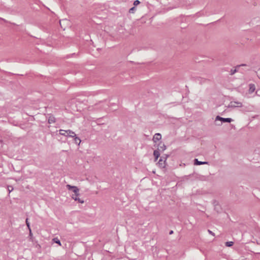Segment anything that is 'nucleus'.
I'll return each mask as SVG.
<instances>
[{"instance_id": "nucleus-1", "label": "nucleus", "mask_w": 260, "mask_h": 260, "mask_svg": "<svg viewBox=\"0 0 260 260\" xmlns=\"http://www.w3.org/2000/svg\"><path fill=\"white\" fill-rule=\"evenodd\" d=\"M157 149H158L157 150H154V152H153V155L155 157V161H156V160L158 159V158L159 157V156L160 155L159 151H164L166 149V146L165 145V144L163 143L160 142L158 144Z\"/></svg>"}, {"instance_id": "nucleus-2", "label": "nucleus", "mask_w": 260, "mask_h": 260, "mask_svg": "<svg viewBox=\"0 0 260 260\" xmlns=\"http://www.w3.org/2000/svg\"><path fill=\"white\" fill-rule=\"evenodd\" d=\"M59 134L66 137H75L76 134L73 131L68 129V130H64V129H60L59 130Z\"/></svg>"}, {"instance_id": "nucleus-3", "label": "nucleus", "mask_w": 260, "mask_h": 260, "mask_svg": "<svg viewBox=\"0 0 260 260\" xmlns=\"http://www.w3.org/2000/svg\"><path fill=\"white\" fill-rule=\"evenodd\" d=\"M67 188L72 192V194H77L79 192V189L75 186H72L70 184L66 185Z\"/></svg>"}, {"instance_id": "nucleus-4", "label": "nucleus", "mask_w": 260, "mask_h": 260, "mask_svg": "<svg viewBox=\"0 0 260 260\" xmlns=\"http://www.w3.org/2000/svg\"><path fill=\"white\" fill-rule=\"evenodd\" d=\"M71 197L73 200L79 203L83 204L84 203V200L83 199L80 198L79 192L77 194H71Z\"/></svg>"}, {"instance_id": "nucleus-5", "label": "nucleus", "mask_w": 260, "mask_h": 260, "mask_svg": "<svg viewBox=\"0 0 260 260\" xmlns=\"http://www.w3.org/2000/svg\"><path fill=\"white\" fill-rule=\"evenodd\" d=\"M166 158L161 157L158 162V165L161 168H165L166 166Z\"/></svg>"}, {"instance_id": "nucleus-6", "label": "nucleus", "mask_w": 260, "mask_h": 260, "mask_svg": "<svg viewBox=\"0 0 260 260\" xmlns=\"http://www.w3.org/2000/svg\"><path fill=\"white\" fill-rule=\"evenodd\" d=\"M216 120H219L223 122H231L232 121V119L231 118H224L221 117L219 116H217L216 117Z\"/></svg>"}, {"instance_id": "nucleus-7", "label": "nucleus", "mask_w": 260, "mask_h": 260, "mask_svg": "<svg viewBox=\"0 0 260 260\" xmlns=\"http://www.w3.org/2000/svg\"><path fill=\"white\" fill-rule=\"evenodd\" d=\"M161 139V136L159 133H157L154 135L153 138V141L154 143H156L158 141Z\"/></svg>"}, {"instance_id": "nucleus-8", "label": "nucleus", "mask_w": 260, "mask_h": 260, "mask_svg": "<svg viewBox=\"0 0 260 260\" xmlns=\"http://www.w3.org/2000/svg\"><path fill=\"white\" fill-rule=\"evenodd\" d=\"M230 106L234 107H240L242 106V104L239 102H231Z\"/></svg>"}, {"instance_id": "nucleus-9", "label": "nucleus", "mask_w": 260, "mask_h": 260, "mask_svg": "<svg viewBox=\"0 0 260 260\" xmlns=\"http://www.w3.org/2000/svg\"><path fill=\"white\" fill-rule=\"evenodd\" d=\"M74 138V142L76 144H77L78 145H79L81 143V140L79 138L75 136V137H73Z\"/></svg>"}, {"instance_id": "nucleus-10", "label": "nucleus", "mask_w": 260, "mask_h": 260, "mask_svg": "<svg viewBox=\"0 0 260 260\" xmlns=\"http://www.w3.org/2000/svg\"><path fill=\"white\" fill-rule=\"evenodd\" d=\"M194 161H195L194 164L196 165H200L207 164V162H205V161H200L197 159H195Z\"/></svg>"}, {"instance_id": "nucleus-11", "label": "nucleus", "mask_w": 260, "mask_h": 260, "mask_svg": "<svg viewBox=\"0 0 260 260\" xmlns=\"http://www.w3.org/2000/svg\"><path fill=\"white\" fill-rule=\"evenodd\" d=\"M55 121V119L53 116H50L48 118V122L49 123H53Z\"/></svg>"}, {"instance_id": "nucleus-12", "label": "nucleus", "mask_w": 260, "mask_h": 260, "mask_svg": "<svg viewBox=\"0 0 260 260\" xmlns=\"http://www.w3.org/2000/svg\"><path fill=\"white\" fill-rule=\"evenodd\" d=\"M53 241L55 243H56L58 244L59 246H61V243H60V242L59 240L57 238H54V239H53Z\"/></svg>"}, {"instance_id": "nucleus-13", "label": "nucleus", "mask_w": 260, "mask_h": 260, "mask_svg": "<svg viewBox=\"0 0 260 260\" xmlns=\"http://www.w3.org/2000/svg\"><path fill=\"white\" fill-rule=\"evenodd\" d=\"M233 245V242H226L225 243V245L228 247H230L231 246H232Z\"/></svg>"}, {"instance_id": "nucleus-14", "label": "nucleus", "mask_w": 260, "mask_h": 260, "mask_svg": "<svg viewBox=\"0 0 260 260\" xmlns=\"http://www.w3.org/2000/svg\"><path fill=\"white\" fill-rule=\"evenodd\" d=\"M140 3V1H138V0H136L134 2V5L136 6L137 5H138Z\"/></svg>"}, {"instance_id": "nucleus-15", "label": "nucleus", "mask_w": 260, "mask_h": 260, "mask_svg": "<svg viewBox=\"0 0 260 260\" xmlns=\"http://www.w3.org/2000/svg\"><path fill=\"white\" fill-rule=\"evenodd\" d=\"M236 72H237V70H236V69H232V70H231V75H233V74H234Z\"/></svg>"}, {"instance_id": "nucleus-16", "label": "nucleus", "mask_w": 260, "mask_h": 260, "mask_svg": "<svg viewBox=\"0 0 260 260\" xmlns=\"http://www.w3.org/2000/svg\"><path fill=\"white\" fill-rule=\"evenodd\" d=\"M136 9L135 7H133L129 9V13H133L135 11Z\"/></svg>"}, {"instance_id": "nucleus-17", "label": "nucleus", "mask_w": 260, "mask_h": 260, "mask_svg": "<svg viewBox=\"0 0 260 260\" xmlns=\"http://www.w3.org/2000/svg\"><path fill=\"white\" fill-rule=\"evenodd\" d=\"M250 90L251 91H253L254 90V85H250Z\"/></svg>"}, {"instance_id": "nucleus-18", "label": "nucleus", "mask_w": 260, "mask_h": 260, "mask_svg": "<svg viewBox=\"0 0 260 260\" xmlns=\"http://www.w3.org/2000/svg\"><path fill=\"white\" fill-rule=\"evenodd\" d=\"M26 223L27 224V226H28V229H29V230L30 231V228H29V224L27 221V219L26 220Z\"/></svg>"}, {"instance_id": "nucleus-19", "label": "nucleus", "mask_w": 260, "mask_h": 260, "mask_svg": "<svg viewBox=\"0 0 260 260\" xmlns=\"http://www.w3.org/2000/svg\"><path fill=\"white\" fill-rule=\"evenodd\" d=\"M8 190L9 192L13 190V187L12 186L8 187Z\"/></svg>"}, {"instance_id": "nucleus-20", "label": "nucleus", "mask_w": 260, "mask_h": 260, "mask_svg": "<svg viewBox=\"0 0 260 260\" xmlns=\"http://www.w3.org/2000/svg\"><path fill=\"white\" fill-rule=\"evenodd\" d=\"M208 232H209V233L210 234H211V235H213V236H214V234L212 231H210V230H208Z\"/></svg>"}, {"instance_id": "nucleus-21", "label": "nucleus", "mask_w": 260, "mask_h": 260, "mask_svg": "<svg viewBox=\"0 0 260 260\" xmlns=\"http://www.w3.org/2000/svg\"><path fill=\"white\" fill-rule=\"evenodd\" d=\"M245 66V64H241V65H240V66H238L236 67V68H239L240 66Z\"/></svg>"}, {"instance_id": "nucleus-22", "label": "nucleus", "mask_w": 260, "mask_h": 260, "mask_svg": "<svg viewBox=\"0 0 260 260\" xmlns=\"http://www.w3.org/2000/svg\"><path fill=\"white\" fill-rule=\"evenodd\" d=\"M258 76L259 78H260V70L258 71Z\"/></svg>"}]
</instances>
